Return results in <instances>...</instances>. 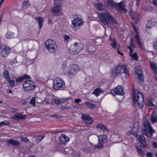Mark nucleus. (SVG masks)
Wrapping results in <instances>:
<instances>
[{"instance_id": "nucleus-1", "label": "nucleus", "mask_w": 157, "mask_h": 157, "mask_svg": "<svg viewBox=\"0 0 157 157\" xmlns=\"http://www.w3.org/2000/svg\"><path fill=\"white\" fill-rule=\"evenodd\" d=\"M137 128H137L136 129L134 130L133 128L131 130L128 132L127 134L128 136H130L131 135L135 136L137 140L141 143V145L140 146H136V148L138 154L142 156L144 154L143 149L146 144V139L143 135H136L138 131Z\"/></svg>"}, {"instance_id": "nucleus-2", "label": "nucleus", "mask_w": 157, "mask_h": 157, "mask_svg": "<svg viewBox=\"0 0 157 157\" xmlns=\"http://www.w3.org/2000/svg\"><path fill=\"white\" fill-rule=\"evenodd\" d=\"M120 74H122V77L125 78H127L129 76L128 68L125 64H118L111 72V75L113 77H116Z\"/></svg>"}, {"instance_id": "nucleus-3", "label": "nucleus", "mask_w": 157, "mask_h": 157, "mask_svg": "<svg viewBox=\"0 0 157 157\" xmlns=\"http://www.w3.org/2000/svg\"><path fill=\"white\" fill-rule=\"evenodd\" d=\"M100 20L105 25L116 24V21L113 17L106 10L100 14Z\"/></svg>"}, {"instance_id": "nucleus-4", "label": "nucleus", "mask_w": 157, "mask_h": 157, "mask_svg": "<svg viewBox=\"0 0 157 157\" xmlns=\"http://www.w3.org/2000/svg\"><path fill=\"white\" fill-rule=\"evenodd\" d=\"M104 4L105 6L109 8L114 7L120 13H125L127 11L124 8V4L122 2L117 4L115 3L112 0H105Z\"/></svg>"}, {"instance_id": "nucleus-5", "label": "nucleus", "mask_w": 157, "mask_h": 157, "mask_svg": "<svg viewBox=\"0 0 157 157\" xmlns=\"http://www.w3.org/2000/svg\"><path fill=\"white\" fill-rule=\"evenodd\" d=\"M132 101L134 103L136 102L139 107H143L144 105V99L143 95L140 92H138L136 95V94L132 92Z\"/></svg>"}, {"instance_id": "nucleus-6", "label": "nucleus", "mask_w": 157, "mask_h": 157, "mask_svg": "<svg viewBox=\"0 0 157 157\" xmlns=\"http://www.w3.org/2000/svg\"><path fill=\"white\" fill-rule=\"evenodd\" d=\"M143 124L144 126L142 130L143 134L148 138H151L153 133L155 131L151 126L150 122L147 121H146L144 122Z\"/></svg>"}, {"instance_id": "nucleus-7", "label": "nucleus", "mask_w": 157, "mask_h": 157, "mask_svg": "<svg viewBox=\"0 0 157 157\" xmlns=\"http://www.w3.org/2000/svg\"><path fill=\"white\" fill-rule=\"evenodd\" d=\"M45 46L49 52L51 53H54L58 50L56 43L52 40L48 39L46 40Z\"/></svg>"}, {"instance_id": "nucleus-8", "label": "nucleus", "mask_w": 157, "mask_h": 157, "mask_svg": "<svg viewBox=\"0 0 157 157\" xmlns=\"http://www.w3.org/2000/svg\"><path fill=\"white\" fill-rule=\"evenodd\" d=\"M84 48V44L80 42H75L70 49L69 52L72 54L78 53Z\"/></svg>"}, {"instance_id": "nucleus-9", "label": "nucleus", "mask_w": 157, "mask_h": 157, "mask_svg": "<svg viewBox=\"0 0 157 157\" xmlns=\"http://www.w3.org/2000/svg\"><path fill=\"white\" fill-rule=\"evenodd\" d=\"M98 144L94 146L95 149H101L104 146L103 144L105 143L107 140V136L105 135H98Z\"/></svg>"}, {"instance_id": "nucleus-10", "label": "nucleus", "mask_w": 157, "mask_h": 157, "mask_svg": "<svg viewBox=\"0 0 157 157\" xmlns=\"http://www.w3.org/2000/svg\"><path fill=\"white\" fill-rule=\"evenodd\" d=\"M22 86L24 90L26 91L33 90L36 87L34 82L30 80L24 81L23 83Z\"/></svg>"}, {"instance_id": "nucleus-11", "label": "nucleus", "mask_w": 157, "mask_h": 157, "mask_svg": "<svg viewBox=\"0 0 157 157\" xmlns=\"http://www.w3.org/2000/svg\"><path fill=\"white\" fill-rule=\"evenodd\" d=\"M135 45L134 44V40L132 39L131 38L130 42V46H128V48L130 50V55L132 59H134L135 60H137L138 58L137 55V52H135L134 53H133V48H135Z\"/></svg>"}, {"instance_id": "nucleus-12", "label": "nucleus", "mask_w": 157, "mask_h": 157, "mask_svg": "<svg viewBox=\"0 0 157 157\" xmlns=\"http://www.w3.org/2000/svg\"><path fill=\"white\" fill-rule=\"evenodd\" d=\"M54 83L53 88L56 90H59L65 85L64 82L59 78H56L54 81Z\"/></svg>"}, {"instance_id": "nucleus-13", "label": "nucleus", "mask_w": 157, "mask_h": 157, "mask_svg": "<svg viewBox=\"0 0 157 157\" xmlns=\"http://www.w3.org/2000/svg\"><path fill=\"white\" fill-rule=\"evenodd\" d=\"M78 71V67L77 64H72L66 69V72L69 74L75 75Z\"/></svg>"}, {"instance_id": "nucleus-14", "label": "nucleus", "mask_w": 157, "mask_h": 157, "mask_svg": "<svg viewBox=\"0 0 157 157\" xmlns=\"http://www.w3.org/2000/svg\"><path fill=\"white\" fill-rule=\"evenodd\" d=\"M111 93L113 95L117 94L123 95H124L123 89L121 86H117L115 88L111 90Z\"/></svg>"}, {"instance_id": "nucleus-15", "label": "nucleus", "mask_w": 157, "mask_h": 157, "mask_svg": "<svg viewBox=\"0 0 157 157\" xmlns=\"http://www.w3.org/2000/svg\"><path fill=\"white\" fill-rule=\"evenodd\" d=\"M135 72L136 74L138 75V78L141 81H143L144 79L143 71L141 69L140 66H138L135 67Z\"/></svg>"}, {"instance_id": "nucleus-16", "label": "nucleus", "mask_w": 157, "mask_h": 157, "mask_svg": "<svg viewBox=\"0 0 157 157\" xmlns=\"http://www.w3.org/2000/svg\"><path fill=\"white\" fill-rule=\"evenodd\" d=\"M69 138L65 135L61 134L59 137V142L61 144L65 145L68 142Z\"/></svg>"}, {"instance_id": "nucleus-17", "label": "nucleus", "mask_w": 157, "mask_h": 157, "mask_svg": "<svg viewBox=\"0 0 157 157\" xmlns=\"http://www.w3.org/2000/svg\"><path fill=\"white\" fill-rule=\"evenodd\" d=\"M83 23V21L82 20V19L77 17L75 18L73 21H72V28H76L79 26Z\"/></svg>"}, {"instance_id": "nucleus-18", "label": "nucleus", "mask_w": 157, "mask_h": 157, "mask_svg": "<svg viewBox=\"0 0 157 157\" xmlns=\"http://www.w3.org/2000/svg\"><path fill=\"white\" fill-rule=\"evenodd\" d=\"M130 15L133 21L136 24H137L138 22L139 14L136 12H134L131 10L130 12Z\"/></svg>"}, {"instance_id": "nucleus-19", "label": "nucleus", "mask_w": 157, "mask_h": 157, "mask_svg": "<svg viewBox=\"0 0 157 157\" xmlns=\"http://www.w3.org/2000/svg\"><path fill=\"white\" fill-rule=\"evenodd\" d=\"M27 117L26 115H22L20 113H15L11 119L15 121H18L20 120L25 119Z\"/></svg>"}, {"instance_id": "nucleus-20", "label": "nucleus", "mask_w": 157, "mask_h": 157, "mask_svg": "<svg viewBox=\"0 0 157 157\" xmlns=\"http://www.w3.org/2000/svg\"><path fill=\"white\" fill-rule=\"evenodd\" d=\"M151 120L152 123L157 122V107L155 108L151 114Z\"/></svg>"}, {"instance_id": "nucleus-21", "label": "nucleus", "mask_w": 157, "mask_h": 157, "mask_svg": "<svg viewBox=\"0 0 157 157\" xmlns=\"http://www.w3.org/2000/svg\"><path fill=\"white\" fill-rule=\"evenodd\" d=\"M156 22L154 19H152L149 21L146 25V31L147 33H149L148 29H151V27L154 26L156 24Z\"/></svg>"}, {"instance_id": "nucleus-22", "label": "nucleus", "mask_w": 157, "mask_h": 157, "mask_svg": "<svg viewBox=\"0 0 157 157\" xmlns=\"http://www.w3.org/2000/svg\"><path fill=\"white\" fill-rule=\"evenodd\" d=\"M10 52V48L8 47H6L2 49L1 54L3 57L6 58L9 55Z\"/></svg>"}, {"instance_id": "nucleus-23", "label": "nucleus", "mask_w": 157, "mask_h": 157, "mask_svg": "<svg viewBox=\"0 0 157 157\" xmlns=\"http://www.w3.org/2000/svg\"><path fill=\"white\" fill-rule=\"evenodd\" d=\"M82 118L84 120L85 122L87 124H91L93 122V119L88 115H84L82 116Z\"/></svg>"}, {"instance_id": "nucleus-24", "label": "nucleus", "mask_w": 157, "mask_h": 157, "mask_svg": "<svg viewBox=\"0 0 157 157\" xmlns=\"http://www.w3.org/2000/svg\"><path fill=\"white\" fill-rule=\"evenodd\" d=\"M7 144H10L13 146H19L20 144L19 142L17 141L14 140L12 139H10L7 140L6 141Z\"/></svg>"}, {"instance_id": "nucleus-25", "label": "nucleus", "mask_w": 157, "mask_h": 157, "mask_svg": "<svg viewBox=\"0 0 157 157\" xmlns=\"http://www.w3.org/2000/svg\"><path fill=\"white\" fill-rule=\"evenodd\" d=\"M61 10L59 5H56L53 7L51 10V12L55 14L59 13Z\"/></svg>"}, {"instance_id": "nucleus-26", "label": "nucleus", "mask_w": 157, "mask_h": 157, "mask_svg": "<svg viewBox=\"0 0 157 157\" xmlns=\"http://www.w3.org/2000/svg\"><path fill=\"white\" fill-rule=\"evenodd\" d=\"M44 20L43 18L41 17H36L35 18V20L37 22L39 25L40 29L41 28L42 25H43L44 22Z\"/></svg>"}, {"instance_id": "nucleus-27", "label": "nucleus", "mask_w": 157, "mask_h": 157, "mask_svg": "<svg viewBox=\"0 0 157 157\" xmlns=\"http://www.w3.org/2000/svg\"><path fill=\"white\" fill-rule=\"evenodd\" d=\"M150 64L151 67L153 72L156 74L157 75V66L156 63L154 62L150 61Z\"/></svg>"}, {"instance_id": "nucleus-28", "label": "nucleus", "mask_w": 157, "mask_h": 157, "mask_svg": "<svg viewBox=\"0 0 157 157\" xmlns=\"http://www.w3.org/2000/svg\"><path fill=\"white\" fill-rule=\"evenodd\" d=\"M97 128H100L103 132H107L108 130V129L105 127V126L102 124H97Z\"/></svg>"}, {"instance_id": "nucleus-29", "label": "nucleus", "mask_w": 157, "mask_h": 157, "mask_svg": "<svg viewBox=\"0 0 157 157\" xmlns=\"http://www.w3.org/2000/svg\"><path fill=\"white\" fill-rule=\"evenodd\" d=\"M94 6L95 8L99 10H103L105 9V6L99 2L95 3Z\"/></svg>"}, {"instance_id": "nucleus-30", "label": "nucleus", "mask_w": 157, "mask_h": 157, "mask_svg": "<svg viewBox=\"0 0 157 157\" xmlns=\"http://www.w3.org/2000/svg\"><path fill=\"white\" fill-rule=\"evenodd\" d=\"M110 40L111 41L110 44L113 48H117V42L116 41L115 39L110 37Z\"/></svg>"}, {"instance_id": "nucleus-31", "label": "nucleus", "mask_w": 157, "mask_h": 157, "mask_svg": "<svg viewBox=\"0 0 157 157\" xmlns=\"http://www.w3.org/2000/svg\"><path fill=\"white\" fill-rule=\"evenodd\" d=\"M103 92V91L100 88H97L94 90L92 94H95L96 96L98 97L100 94Z\"/></svg>"}, {"instance_id": "nucleus-32", "label": "nucleus", "mask_w": 157, "mask_h": 157, "mask_svg": "<svg viewBox=\"0 0 157 157\" xmlns=\"http://www.w3.org/2000/svg\"><path fill=\"white\" fill-rule=\"evenodd\" d=\"M3 76L4 78H6L7 80L10 79V75L8 71H5L3 73Z\"/></svg>"}, {"instance_id": "nucleus-33", "label": "nucleus", "mask_w": 157, "mask_h": 157, "mask_svg": "<svg viewBox=\"0 0 157 157\" xmlns=\"http://www.w3.org/2000/svg\"><path fill=\"white\" fill-rule=\"evenodd\" d=\"M14 35V33L11 32H8L6 34V37L7 39L12 38Z\"/></svg>"}, {"instance_id": "nucleus-34", "label": "nucleus", "mask_w": 157, "mask_h": 157, "mask_svg": "<svg viewBox=\"0 0 157 157\" xmlns=\"http://www.w3.org/2000/svg\"><path fill=\"white\" fill-rule=\"evenodd\" d=\"M45 136L44 135H38L36 138V141L38 143L39 142L41 141Z\"/></svg>"}, {"instance_id": "nucleus-35", "label": "nucleus", "mask_w": 157, "mask_h": 157, "mask_svg": "<svg viewBox=\"0 0 157 157\" xmlns=\"http://www.w3.org/2000/svg\"><path fill=\"white\" fill-rule=\"evenodd\" d=\"M85 104L89 108L92 109L94 108L95 106L94 104H93L89 102L86 101L85 103Z\"/></svg>"}, {"instance_id": "nucleus-36", "label": "nucleus", "mask_w": 157, "mask_h": 157, "mask_svg": "<svg viewBox=\"0 0 157 157\" xmlns=\"http://www.w3.org/2000/svg\"><path fill=\"white\" fill-rule=\"evenodd\" d=\"M29 6V2L28 1H25L23 3L22 5V8L23 9H26Z\"/></svg>"}, {"instance_id": "nucleus-37", "label": "nucleus", "mask_w": 157, "mask_h": 157, "mask_svg": "<svg viewBox=\"0 0 157 157\" xmlns=\"http://www.w3.org/2000/svg\"><path fill=\"white\" fill-rule=\"evenodd\" d=\"M136 37L138 41V43L140 47H141L142 46L143 44L140 41L139 36L138 34H136Z\"/></svg>"}, {"instance_id": "nucleus-38", "label": "nucleus", "mask_w": 157, "mask_h": 157, "mask_svg": "<svg viewBox=\"0 0 157 157\" xmlns=\"http://www.w3.org/2000/svg\"><path fill=\"white\" fill-rule=\"evenodd\" d=\"M8 82L10 83V85L12 86L13 87L15 86V82L14 80H8Z\"/></svg>"}, {"instance_id": "nucleus-39", "label": "nucleus", "mask_w": 157, "mask_h": 157, "mask_svg": "<svg viewBox=\"0 0 157 157\" xmlns=\"http://www.w3.org/2000/svg\"><path fill=\"white\" fill-rule=\"evenodd\" d=\"M53 102H55L56 104L59 105L61 104L62 103V101L55 99L53 100Z\"/></svg>"}, {"instance_id": "nucleus-40", "label": "nucleus", "mask_w": 157, "mask_h": 157, "mask_svg": "<svg viewBox=\"0 0 157 157\" xmlns=\"http://www.w3.org/2000/svg\"><path fill=\"white\" fill-rule=\"evenodd\" d=\"M35 98H33L31 99L30 101V103L32 104L33 105L35 106Z\"/></svg>"}, {"instance_id": "nucleus-41", "label": "nucleus", "mask_w": 157, "mask_h": 157, "mask_svg": "<svg viewBox=\"0 0 157 157\" xmlns=\"http://www.w3.org/2000/svg\"><path fill=\"white\" fill-rule=\"evenodd\" d=\"M63 38L64 40L66 41H68L70 40V37L67 35H64L63 36Z\"/></svg>"}, {"instance_id": "nucleus-42", "label": "nucleus", "mask_w": 157, "mask_h": 157, "mask_svg": "<svg viewBox=\"0 0 157 157\" xmlns=\"http://www.w3.org/2000/svg\"><path fill=\"white\" fill-rule=\"evenodd\" d=\"M153 47L154 49L157 51V41H156L153 42Z\"/></svg>"}, {"instance_id": "nucleus-43", "label": "nucleus", "mask_w": 157, "mask_h": 157, "mask_svg": "<svg viewBox=\"0 0 157 157\" xmlns=\"http://www.w3.org/2000/svg\"><path fill=\"white\" fill-rule=\"evenodd\" d=\"M22 77H20L19 78H16L15 79V80L17 82H19L23 80Z\"/></svg>"}, {"instance_id": "nucleus-44", "label": "nucleus", "mask_w": 157, "mask_h": 157, "mask_svg": "<svg viewBox=\"0 0 157 157\" xmlns=\"http://www.w3.org/2000/svg\"><path fill=\"white\" fill-rule=\"evenodd\" d=\"M5 125H9V124L7 122H6L5 121H2L0 122V126H2Z\"/></svg>"}, {"instance_id": "nucleus-45", "label": "nucleus", "mask_w": 157, "mask_h": 157, "mask_svg": "<svg viewBox=\"0 0 157 157\" xmlns=\"http://www.w3.org/2000/svg\"><path fill=\"white\" fill-rule=\"evenodd\" d=\"M23 79H31V77L29 75H25L23 76H22Z\"/></svg>"}, {"instance_id": "nucleus-46", "label": "nucleus", "mask_w": 157, "mask_h": 157, "mask_svg": "<svg viewBox=\"0 0 157 157\" xmlns=\"http://www.w3.org/2000/svg\"><path fill=\"white\" fill-rule=\"evenodd\" d=\"M21 140L24 141L25 142H27L29 141V139L25 137L22 138Z\"/></svg>"}, {"instance_id": "nucleus-47", "label": "nucleus", "mask_w": 157, "mask_h": 157, "mask_svg": "<svg viewBox=\"0 0 157 157\" xmlns=\"http://www.w3.org/2000/svg\"><path fill=\"white\" fill-rule=\"evenodd\" d=\"M147 105L150 106H154V105L152 103L151 101H149L147 102Z\"/></svg>"}, {"instance_id": "nucleus-48", "label": "nucleus", "mask_w": 157, "mask_h": 157, "mask_svg": "<svg viewBox=\"0 0 157 157\" xmlns=\"http://www.w3.org/2000/svg\"><path fill=\"white\" fill-rule=\"evenodd\" d=\"M147 157H152V154L151 152H147L146 154Z\"/></svg>"}, {"instance_id": "nucleus-49", "label": "nucleus", "mask_w": 157, "mask_h": 157, "mask_svg": "<svg viewBox=\"0 0 157 157\" xmlns=\"http://www.w3.org/2000/svg\"><path fill=\"white\" fill-rule=\"evenodd\" d=\"M66 66V64L64 63L62 64V69L63 70H64Z\"/></svg>"}, {"instance_id": "nucleus-50", "label": "nucleus", "mask_w": 157, "mask_h": 157, "mask_svg": "<svg viewBox=\"0 0 157 157\" xmlns=\"http://www.w3.org/2000/svg\"><path fill=\"white\" fill-rule=\"evenodd\" d=\"M81 101V100L79 99H75V101L76 103L78 104Z\"/></svg>"}, {"instance_id": "nucleus-51", "label": "nucleus", "mask_w": 157, "mask_h": 157, "mask_svg": "<svg viewBox=\"0 0 157 157\" xmlns=\"http://www.w3.org/2000/svg\"><path fill=\"white\" fill-rule=\"evenodd\" d=\"M51 116L53 118H58L59 117H60L57 114H53L51 115Z\"/></svg>"}, {"instance_id": "nucleus-52", "label": "nucleus", "mask_w": 157, "mask_h": 157, "mask_svg": "<svg viewBox=\"0 0 157 157\" xmlns=\"http://www.w3.org/2000/svg\"><path fill=\"white\" fill-rule=\"evenodd\" d=\"M153 2L154 5L157 6V0H153Z\"/></svg>"}, {"instance_id": "nucleus-53", "label": "nucleus", "mask_w": 157, "mask_h": 157, "mask_svg": "<svg viewBox=\"0 0 157 157\" xmlns=\"http://www.w3.org/2000/svg\"><path fill=\"white\" fill-rule=\"evenodd\" d=\"M153 145L155 147H157V143L155 142H154L153 143Z\"/></svg>"}, {"instance_id": "nucleus-54", "label": "nucleus", "mask_w": 157, "mask_h": 157, "mask_svg": "<svg viewBox=\"0 0 157 157\" xmlns=\"http://www.w3.org/2000/svg\"><path fill=\"white\" fill-rule=\"evenodd\" d=\"M140 0H136V5L138 6V5L140 3Z\"/></svg>"}, {"instance_id": "nucleus-55", "label": "nucleus", "mask_w": 157, "mask_h": 157, "mask_svg": "<svg viewBox=\"0 0 157 157\" xmlns=\"http://www.w3.org/2000/svg\"><path fill=\"white\" fill-rule=\"evenodd\" d=\"M52 21L51 20H49L48 21V23L49 24H52Z\"/></svg>"}, {"instance_id": "nucleus-56", "label": "nucleus", "mask_w": 157, "mask_h": 157, "mask_svg": "<svg viewBox=\"0 0 157 157\" xmlns=\"http://www.w3.org/2000/svg\"><path fill=\"white\" fill-rule=\"evenodd\" d=\"M117 53L119 54H121V55H123V54L122 53H121L118 50H117Z\"/></svg>"}, {"instance_id": "nucleus-57", "label": "nucleus", "mask_w": 157, "mask_h": 157, "mask_svg": "<svg viewBox=\"0 0 157 157\" xmlns=\"http://www.w3.org/2000/svg\"><path fill=\"white\" fill-rule=\"evenodd\" d=\"M131 24L132 25V27L135 28V26L134 25V24L133 22H131Z\"/></svg>"}, {"instance_id": "nucleus-58", "label": "nucleus", "mask_w": 157, "mask_h": 157, "mask_svg": "<svg viewBox=\"0 0 157 157\" xmlns=\"http://www.w3.org/2000/svg\"><path fill=\"white\" fill-rule=\"evenodd\" d=\"M70 99V98H65V101H67V100L69 99Z\"/></svg>"}, {"instance_id": "nucleus-59", "label": "nucleus", "mask_w": 157, "mask_h": 157, "mask_svg": "<svg viewBox=\"0 0 157 157\" xmlns=\"http://www.w3.org/2000/svg\"><path fill=\"white\" fill-rule=\"evenodd\" d=\"M3 14H1V16L0 17H1V19H2V17H3Z\"/></svg>"}, {"instance_id": "nucleus-60", "label": "nucleus", "mask_w": 157, "mask_h": 157, "mask_svg": "<svg viewBox=\"0 0 157 157\" xmlns=\"http://www.w3.org/2000/svg\"><path fill=\"white\" fill-rule=\"evenodd\" d=\"M154 155H155V156L156 157H157V153H155L154 154Z\"/></svg>"}, {"instance_id": "nucleus-61", "label": "nucleus", "mask_w": 157, "mask_h": 157, "mask_svg": "<svg viewBox=\"0 0 157 157\" xmlns=\"http://www.w3.org/2000/svg\"><path fill=\"white\" fill-rule=\"evenodd\" d=\"M9 92L10 93H12V91L11 90H9Z\"/></svg>"}, {"instance_id": "nucleus-62", "label": "nucleus", "mask_w": 157, "mask_h": 157, "mask_svg": "<svg viewBox=\"0 0 157 157\" xmlns=\"http://www.w3.org/2000/svg\"><path fill=\"white\" fill-rule=\"evenodd\" d=\"M54 0V2H57V1H59V0Z\"/></svg>"}, {"instance_id": "nucleus-63", "label": "nucleus", "mask_w": 157, "mask_h": 157, "mask_svg": "<svg viewBox=\"0 0 157 157\" xmlns=\"http://www.w3.org/2000/svg\"><path fill=\"white\" fill-rule=\"evenodd\" d=\"M29 157H35V156L33 155H31L29 156Z\"/></svg>"}, {"instance_id": "nucleus-64", "label": "nucleus", "mask_w": 157, "mask_h": 157, "mask_svg": "<svg viewBox=\"0 0 157 157\" xmlns=\"http://www.w3.org/2000/svg\"><path fill=\"white\" fill-rule=\"evenodd\" d=\"M155 77L156 81H157V77L155 76Z\"/></svg>"}]
</instances>
